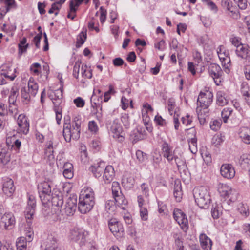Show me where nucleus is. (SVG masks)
<instances>
[{
  "mask_svg": "<svg viewBox=\"0 0 250 250\" xmlns=\"http://www.w3.org/2000/svg\"><path fill=\"white\" fill-rule=\"evenodd\" d=\"M173 195L177 201L180 202L182 198V192L181 189V185L180 184L175 183Z\"/></svg>",
  "mask_w": 250,
  "mask_h": 250,
  "instance_id": "473e14b6",
  "label": "nucleus"
},
{
  "mask_svg": "<svg viewBox=\"0 0 250 250\" xmlns=\"http://www.w3.org/2000/svg\"><path fill=\"white\" fill-rule=\"evenodd\" d=\"M17 124L19 126V130L24 134H27L29 130V123L27 118L24 114L19 115L17 119Z\"/></svg>",
  "mask_w": 250,
  "mask_h": 250,
  "instance_id": "dca6fc26",
  "label": "nucleus"
},
{
  "mask_svg": "<svg viewBox=\"0 0 250 250\" xmlns=\"http://www.w3.org/2000/svg\"><path fill=\"white\" fill-rule=\"evenodd\" d=\"M26 239L24 237H21L16 241V247L18 250H25L26 247Z\"/></svg>",
  "mask_w": 250,
  "mask_h": 250,
  "instance_id": "37998d69",
  "label": "nucleus"
},
{
  "mask_svg": "<svg viewBox=\"0 0 250 250\" xmlns=\"http://www.w3.org/2000/svg\"><path fill=\"white\" fill-rule=\"evenodd\" d=\"M213 93L210 91L201 92L197 99V104L204 110H207L213 101Z\"/></svg>",
  "mask_w": 250,
  "mask_h": 250,
  "instance_id": "423d86ee",
  "label": "nucleus"
},
{
  "mask_svg": "<svg viewBox=\"0 0 250 250\" xmlns=\"http://www.w3.org/2000/svg\"><path fill=\"white\" fill-rule=\"evenodd\" d=\"M83 2V0H71L69 3L70 12L76 13L78 7Z\"/></svg>",
  "mask_w": 250,
  "mask_h": 250,
  "instance_id": "c9c22d12",
  "label": "nucleus"
},
{
  "mask_svg": "<svg viewBox=\"0 0 250 250\" xmlns=\"http://www.w3.org/2000/svg\"><path fill=\"white\" fill-rule=\"evenodd\" d=\"M11 153L0 152V163L7 164L10 161Z\"/></svg>",
  "mask_w": 250,
  "mask_h": 250,
  "instance_id": "864d4df0",
  "label": "nucleus"
},
{
  "mask_svg": "<svg viewBox=\"0 0 250 250\" xmlns=\"http://www.w3.org/2000/svg\"><path fill=\"white\" fill-rule=\"evenodd\" d=\"M7 115V106L3 103L0 102V117H8Z\"/></svg>",
  "mask_w": 250,
  "mask_h": 250,
  "instance_id": "680f3d73",
  "label": "nucleus"
},
{
  "mask_svg": "<svg viewBox=\"0 0 250 250\" xmlns=\"http://www.w3.org/2000/svg\"><path fill=\"white\" fill-rule=\"evenodd\" d=\"M115 176V171L112 166H107L104 169L103 179L105 183H110Z\"/></svg>",
  "mask_w": 250,
  "mask_h": 250,
  "instance_id": "412c9836",
  "label": "nucleus"
},
{
  "mask_svg": "<svg viewBox=\"0 0 250 250\" xmlns=\"http://www.w3.org/2000/svg\"><path fill=\"white\" fill-rule=\"evenodd\" d=\"M57 244L56 239L51 237L46 242L45 248L44 250H57Z\"/></svg>",
  "mask_w": 250,
  "mask_h": 250,
  "instance_id": "f704fd0d",
  "label": "nucleus"
},
{
  "mask_svg": "<svg viewBox=\"0 0 250 250\" xmlns=\"http://www.w3.org/2000/svg\"><path fill=\"white\" fill-rule=\"evenodd\" d=\"M38 84L33 78L30 77L28 82L27 89L30 92L32 97H35L38 91Z\"/></svg>",
  "mask_w": 250,
  "mask_h": 250,
  "instance_id": "a878e982",
  "label": "nucleus"
},
{
  "mask_svg": "<svg viewBox=\"0 0 250 250\" xmlns=\"http://www.w3.org/2000/svg\"><path fill=\"white\" fill-rule=\"evenodd\" d=\"M238 197V192L235 189L231 188L230 192H229V194H227L225 198L229 199L231 202H234L237 200Z\"/></svg>",
  "mask_w": 250,
  "mask_h": 250,
  "instance_id": "09e8293b",
  "label": "nucleus"
},
{
  "mask_svg": "<svg viewBox=\"0 0 250 250\" xmlns=\"http://www.w3.org/2000/svg\"><path fill=\"white\" fill-rule=\"evenodd\" d=\"M111 189L113 196H116L120 192H122L120 184L117 182L114 181L112 183Z\"/></svg>",
  "mask_w": 250,
  "mask_h": 250,
  "instance_id": "3c124183",
  "label": "nucleus"
},
{
  "mask_svg": "<svg viewBox=\"0 0 250 250\" xmlns=\"http://www.w3.org/2000/svg\"><path fill=\"white\" fill-rule=\"evenodd\" d=\"M27 39L25 37L22 38V39L20 42L18 44L19 47V54L21 55L22 53L25 52L29 46L28 43H26Z\"/></svg>",
  "mask_w": 250,
  "mask_h": 250,
  "instance_id": "4c0bfd02",
  "label": "nucleus"
},
{
  "mask_svg": "<svg viewBox=\"0 0 250 250\" xmlns=\"http://www.w3.org/2000/svg\"><path fill=\"white\" fill-rule=\"evenodd\" d=\"M198 118L199 123L201 125H204L206 122V117L208 116L207 114H208V111L207 110L201 109L198 111Z\"/></svg>",
  "mask_w": 250,
  "mask_h": 250,
  "instance_id": "79ce46f5",
  "label": "nucleus"
},
{
  "mask_svg": "<svg viewBox=\"0 0 250 250\" xmlns=\"http://www.w3.org/2000/svg\"><path fill=\"white\" fill-rule=\"evenodd\" d=\"M30 70L35 75H38L41 69V66L39 63H34L30 66Z\"/></svg>",
  "mask_w": 250,
  "mask_h": 250,
  "instance_id": "69168bd1",
  "label": "nucleus"
},
{
  "mask_svg": "<svg viewBox=\"0 0 250 250\" xmlns=\"http://www.w3.org/2000/svg\"><path fill=\"white\" fill-rule=\"evenodd\" d=\"M220 173L224 178L231 179L234 177L235 171L231 165L225 164L222 165L220 168Z\"/></svg>",
  "mask_w": 250,
  "mask_h": 250,
  "instance_id": "6ab92c4d",
  "label": "nucleus"
},
{
  "mask_svg": "<svg viewBox=\"0 0 250 250\" xmlns=\"http://www.w3.org/2000/svg\"><path fill=\"white\" fill-rule=\"evenodd\" d=\"M236 56L241 59L250 60V48L246 44L239 46L235 50Z\"/></svg>",
  "mask_w": 250,
  "mask_h": 250,
  "instance_id": "f3484780",
  "label": "nucleus"
},
{
  "mask_svg": "<svg viewBox=\"0 0 250 250\" xmlns=\"http://www.w3.org/2000/svg\"><path fill=\"white\" fill-rule=\"evenodd\" d=\"M113 197L114 199L116 204L121 208H124L125 207H123V206L126 205L127 203V201L125 199L123 193L122 192H120L119 194L116 196Z\"/></svg>",
  "mask_w": 250,
  "mask_h": 250,
  "instance_id": "c756f323",
  "label": "nucleus"
},
{
  "mask_svg": "<svg viewBox=\"0 0 250 250\" xmlns=\"http://www.w3.org/2000/svg\"><path fill=\"white\" fill-rule=\"evenodd\" d=\"M231 188L227 184L219 183L218 185V191L221 196L225 198Z\"/></svg>",
  "mask_w": 250,
  "mask_h": 250,
  "instance_id": "7c9ffc66",
  "label": "nucleus"
},
{
  "mask_svg": "<svg viewBox=\"0 0 250 250\" xmlns=\"http://www.w3.org/2000/svg\"><path fill=\"white\" fill-rule=\"evenodd\" d=\"M136 156L137 159L140 163H142L146 159V154L140 150H138L136 152Z\"/></svg>",
  "mask_w": 250,
  "mask_h": 250,
  "instance_id": "bf43d9fd",
  "label": "nucleus"
},
{
  "mask_svg": "<svg viewBox=\"0 0 250 250\" xmlns=\"http://www.w3.org/2000/svg\"><path fill=\"white\" fill-rule=\"evenodd\" d=\"M201 154L204 162L207 165H209L212 163L211 154L206 148L201 150Z\"/></svg>",
  "mask_w": 250,
  "mask_h": 250,
  "instance_id": "72a5a7b5",
  "label": "nucleus"
},
{
  "mask_svg": "<svg viewBox=\"0 0 250 250\" xmlns=\"http://www.w3.org/2000/svg\"><path fill=\"white\" fill-rule=\"evenodd\" d=\"M97 98V95L93 94L90 99L91 106L92 108H99L100 111L102 110V96L100 95L98 96L97 99V102H95V100Z\"/></svg>",
  "mask_w": 250,
  "mask_h": 250,
  "instance_id": "cd10ccee",
  "label": "nucleus"
},
{
  "mask_svg": "<svg viewBox=\"0 0 250 250\" xmlns=\"http://www.w3.org/2000/svg\"><path fill=\"white\" fill-rule=\"evenodd\" d=\"M81 64V62L77 61L75 62V65L73 67V75L76 79H78L79 77V72Z\"/></svg>",
  "mask_w": 250,
  "mask_h": 250,
  "instance_id": "774afa93",
  "label": "nucleus"
},
{
  "mask_svg": "<svg viewBox=\"0 0 250 250\" xmlns=\"http://www.w3.org/2000/svg\"><path fill=\"white\" fill-rule=\"evenodd\" d=\"M228 103V100L226 98L224 92L219 91L216 94V103L219 106H224Z\"/></svg>",
  "mask_w": 250,
  "mask_h": 250,
  "instance_id": "c85d7f7f",
  "label": "nucleus"
},
{
  "mask_svg": "<svg viewBox=\"0 0 250 250\" xmlns=\"http://www.w3.org/2000/svg\"><path fill=\"white\" fill-rule=\"evenodd\" d=\"M239 164L243 168H248L250 166V155L247 154H243L239 159Z\"/></svg>",
  "mask_w": 250,
  "mask_h": 250,
  "instance_id": "2f4dec72",
  "label": "nucleus"
},
{
  "mask_svg": "<svg viewBox=\"0 0 250 250\" xmlns=\"http://www.w3.org/2000/svg\"><path fill=\"white\" fill-rule=\"evenodd\" d=\"M154 121L157 125L161 126H164L166 125L167 123L166 120L164 119L161 116L159 115H156L155 117Z\"/></svg>",
  "mask_w": 250,
  "mask_h": 250,
  "instance_id": "e2e57ef3",
  "label": "nucleus"
},
{
  "mask_svg": "<svg viewBox=\"0 0 250 250\" xmlns=\"http://www.w3.org/2000/svg\"><path fill=\"white\" fill-rule=\"evenodd\" d=\"M0 73L5 79L10 81H13L17 77V70L16 68H12L10 64H5L2 65Z\"/></svg>",
  "mask_w": 250,
  "mask_h": 250,
  "instance_id": "4468645a",
  "label": "nucleus"
},
{
  "mask_svg": "<svg viewBox=\"0 0 250 250\" xmlns=\"http://www.w3.org/2000/svg\"><path fill=\"white\" fill-rule=\"evenodd\" d=\"M232 109L230 108H225L221 112V116L224 123H227L229 116L232 112Z\"/></svg>",
  "mask_w": 250,
  "mask_h": 250,
  "instance_id": "de8ad7c7",
  "label": "nucleus"
},
{
  "mask_svg": "<svg viewBox=\"0 0 250 250\" xmlns=\"http://www.w3.org/2000/svg\"><path fill=\"white\" fill-rule=\"evenodd\" d=\"M173 161H174L175 163L178 168L185 166V160L181 156L178 157V156L174 155L172 157V162Z\"/></svg>",
  "mask_w": 250,
  "mask_h": 250,
  "instance_id": "49530a36",
  "label": "nucleus"
},
{
  "mask_svg": "<svg viewBox=\"0 0 250 250\" xmlns=\"http://www.w3.org/2000/svg\"><path fill=\"white\" fill-rule=\"evenodd\" d=\"M21 94L22 98L23 99V102L26 104H28L30 101L31 97H32L30 92L26 87H22L21 89Z\"/></svg>",
  "mask_w": 250,
  "mask_h": 250,
  "instance_id": "58836bf2",
  "label": "nucleus"
},
{
  "mask_svg": "<svg viewBox=\"0 0 250 250\" xmlns=\"http://www.w3.org/2000/svg\"><path fill=\"white\" fill-rule=\"evenodd\" d=\"M109 131L113 137L121 142L124 140L125 133L124 132L122 126L119 119L114 120L109 127Z\"/></svg>",
  "mask_w": 250,
  "mask_h": 250,
  "instance_id": "39448f33",
  "label": "nucleus"
},
{
  "mask_svg": "<svg viewBox=\"0 0 250 250\" xmlns=\"http://www.w3.org/2000/svg\"><path fill=\"white\" fill-rule=\"evenodd\" d=\"M36 200L33 196H29L27 203V206L25 210V216L28 223H31V220L35 212Z\"/></svg>",
  "mask_w": 250,
  "mask_h": 250,
  "instance_id": "9b49d317",
  "label": "nucleus"
},
{
  "mask_svg": "<svg viewBox=\"0 0 250 250\" xmlns=\"http://www.w3.org/2000/svg\"><path fill=\"white\" fill-rule=\"evenodd\" d=\"M16 220L14 214L11 212L4 213L1 217L0 226L5 230L12 229L15 225Z\"/></svg>",
  "mask_w": 250,
  "mask_h": 250,
  "instance_id": "6e6552de",
  "label": "nucleus"
},
{
  "mask_svg": "<svg viewBox=\"0 0 250 250\" xmlns=\"http://www.w3.org/2000/svg\"><path fill=\"white\" fill-rule=\"evenodd\" d=\"M39 197L42 204H46L51 200V188L48 182L44 181L40 183L38 186Z\"/></svg>",
  "mask_w": 250,
  "mask_h": 250,
  "instance_id": "20e7f679",
  "label": "nucleus"
},
{
  "mask_svg": "<svg viewBox=\"0 0 250 250\" xmlns=\"http://www.w3.org/2000/svg\"><path fill=\"white\" fill-rule=\"evenodd\" d=\"M71 239L78 243L81 247L85 245L86 239L85 233L81 229H74L71 231Z\"/></svg>",
  "mask_w": 250,
  "mask_h": 250,
  "instance_id": "ddd939ff",
  "label": "nucleus"
},
{
  "mask_svg": "<svg viewBox=\"0 0 250 250\" xmlns=\"http://www.w3.org/2000/svg\"><path fill=\"white\" fill-rule=\"evenodd\" d=\"M62 88H60L55 90L53 92V95L51 94L53 97V99L56 100H62Z\"/></svg>",
  "mask_w": 250,
  "mask_h": 250,
  "instance_id": "338daca9",
  "label": "nucleus"
},
{
  "mask_svg": "<svg viewBox=\"0 0 250 250\" xmlns=\"http://www.w3.org/2000/svg\"><path fill=\"white\" fill-rule=\"evenodd\" d=\"M121 121L125 128H128L130 126L129 116L126 114H123L121 118Z\"/></svg>",
  "mask_w": 250,
  "mask_h": 250,
  "instance_id": "052dcab7",
  "label": "nucleus"
},
{
  "mask_svg": "<svg viewBox=\"0 0 250 250\" xmlns=\"http://www.w3.org/2000/svg\"><path fill=\"white\" fill-rule=\"evenodd\" d=\"M135 180L132 176L124 177L122 179V184L124 185L126 188H130L133 187Z\"/></svg>",
  "mask_w": 250,
  "mask_h": 250,
  "instance_id": "c03bdc74",
  "label": "nucleus"
},
{
  "mask_svg": "<svg viewBox=\"0 0 250 250\" xmlns=\"http://www.w3.org/2000/svg\"><path fill=\"white\" fill-rule=\"evenodd\" d=\"M77 200L76 197H69L64 206V210L67 216L73 215L77 208Z\"/></svg>",
  "mask_w": 250,
  "mask_h": 250,
  "instance_id": "2eb2a0df",
  "label": "nucleus"
},
{
  "mask_svg": "<svg viewBox=\"0 0 250 250\" xmlns=\"http://www.w3.org/2000/svg\"><path fill=\"white\" fill-rule=\"evenodd\" d=\"M173 215L183 230L186 231L188 228V220L186 215L181 209L175 208L173 211Z\"/></svg>",
  "mask_w": 250,
  "mask_h": 250,
  "instance_id": "0eeeda50",
  "label": "nucleus"
},
{
  "mask_svg": "<svg viewBox=\"0 0 250 250\" xmlns=\"http://www.w3.org/2000/svg\"><path fill=\"white\" fill-rule=\"evenodd\" d=\"M104 167V163L101 162L91 166L89 168V170L95 177L98 178L101 176Z\"/></svg>",
  "mask_w": 250,
  "mask_h": 250,
  "instance_id": "aec40b11",
  "label": "nucleus"
},
{
  "mask_svg": "<svg viewBox=\"0 0 250 250\" xmlns=\"http://www.w3.org/2000/svg\"><path fill=\"white\" fill-rule=\"evenodd\" d=\"M224 6L230 12L231 16L233 19H238L240 18L239 12L232 6V2L229 0H226L224 1Z\"/></svg>",
  "mask_w": 250,
  "mask_h": 250,
  "instance_id": "b1692460",
  "label": "nucleus"
},
{
  "mask_svg": "<svg viewBox=\"0 0 250 250\" xmlns=\"http://www.w3.org/2000/svg\"><path fill=\"white\" fill-rule=\"evenodd\" d=\"M7 139H12L11 144H10V147L11 149H14L16 152H19V150L21 146V142L18 139H15V137L13 136L12 137H8Z\"/></svg>",
  "mask_w": 250,
  "mask_h": 250,
  "instance_id": "ea45409f",
  "label": "nucleus"
},
{
  "mask_svg": "<svg viewBox=\"0 0 250 250\" xmlns=\"http://www.w3.org/2000/svg\"><path fill=\"white\" fill-rule=\"evenodd\" d=\"M193 196L197 205L201 208H207L210 203L211 199L207 188L203 186L193 190Z\"/></svg>",
  "mask_w": 250,
  "mask_h": 250,
  "instance_id": "7ed1b4c3",
  "label": "nucleus"
},
{
  "mask_svg": "<svg viewBox=\"0 0 250 250\" xmlns=\"http://www.w3.org/2000/svg\"><path fill=\"white\" fill-rule=\"evenodd\" d=\"M73 166L69 162L65 163L63 166V175L66 179H71L73 176Z\"/></svg>",
  "mask_w": 250,
  "mask_h": 250,
  "instance_id": "bb28decb",
  "label": "nucleus"
},
{
  "mask_svg": "<svg viewBox=\"0 0 250 250\" xmlns=\"http://www.w3.org/2000/svg\"><path fill=\"white\" fill-rule=\"evenodd\" d=\"M95 205L94 193L93 191H84L79 196L78 209L83 214L90 211Z\"/></svg>",
  "mask_w": 250,
  "mask_h": 250,
  "instance_id": "f03ea898",
  "label": "nucleus"
},
{
  "mask_svg": "<svg viewBox=\"0 0 250 250\" xmlns=\"http://www.w3.org/2000/svg\"><path fill=\"white\" fill-rule=\"evenodd\" d=\"M167 106L168 110L170 115H172L173 113H176V111L174 110L175 106V102L174 100L172 98H170L167 101Z\"/></svg>",
  "mask_w": 250,
  "mask_h": 250,
  "instance_id": "6e6d98bb",
  "label": "nucleus"
},
{
  "mask_svg": "<svg viewBox=\"0 0 250 250\" xmlns=\"http://www.w3.org/2000/svg\"><path fill=\"white\" fill-rule=\"evenodd\" d=\"M239 136L245 144H250V129L249 128L241 127L239 131Z\"/></svg>",
  "mask_w": 250,
  "mask_h": 250,
  "instance_id": "393cba45",
  "label": "nucleus"
},
{
  "mask_svg": "<svg viewBox=\"0 0 250 250\" xmlns=\"http://www.w3.org/2000/svg\"><path fill=\"white\" fill-rule=\"evenodd\" d=\"M210 76L213 79L217 85H219L221 82V77L223 74L222 70L219 65L216 63H211L208 67Z\"/></svg>",
  "mask_w": 250,
  "mask_h": 250,
  "instance_id": "9d476101",
  "label": "nucleus"
},
{
  "mask_svg": "<svg viewBox=\"0 0 250 250\" xmlns=\"http://www.w3.org/2000/svg\"><path fill=\"white\" fill-rule=\"evenodd\" d=\"M200 245L204 250H211L212 242L211 239L205 234H201L199 236Z\"/></svg>",
  "mask_w": 250,
  "mask_h": 250,
  "instance_id": "5701e85b",
  "label": "nucleus"
},
{
  "mask_svg": "<svg viewBox=\"0 0 250 250\" xmlns=\"http://www.w3.org/2000/svg\"><path fill=\"white\" fill-rule=\"evenodd\" d=\"M49 97L52 100L53 104V110L54 111L57 110V109H62L60 106V104L62 103V100H56L53 99V97L51 94L49 95Z\"/></svg>",
  "mask_w": 250,
  "mask_h": 250,
  "instance_id": "13d9d810",
  "label": "nucleus"
},
{
  "mask_svg": "<svg viewBox=\"0 0 250 250\" xmlns=\"http://www.w3.org/2000/svg\"><path fill=\"white\" fill-rule=\"evenodd\" d=\"M2 190L4 194L8 196H11L15 191V188L14 186L13 180L9 177L3 178Z\"/></svg>",
  "mask_w": 250,
  "mask_h": 250,
  "instance_id": "a211bd4d",
  "label": "nucleus"
},
{
  "mask_svg": "<svg viewBox=\"0 0 250 250\" xmlns=\"http://www.w3.org/2000/svg\"><path fill=\"white\" fill-rule=\"evenodd\" d=\"M4 3L5 9H8V12L12 9H16L17 4L15 2V0H5Z\"/></svg>",
  "mask_w": 250,
  "mask_h": 250,
  "instance_id": "4d7b16f0",
  "label": "nucleus"
},
{
  "mask_svg": "<svg viewBox=\"0 0 250 250\" xmlns=\"http://www.w3.org/2000/svg\"><path fill=\"white\" fill-rule=\"evenodd\" d=\"M86 32L82 31L78 36L76 42V47L77 48L80 47L84 42L86 39Z\"/></svg>",
  "mask_w": 250,
  "mask_h": 250,
  "instance_id": "a19ab883",
  "label": "nucleus"
},
{
  "mask_svg": "<svg viewBox=\"0 0 250 250\" xmlns=\"http://www.w3.org/2000/svg\"><path fill=\"white\" fill-rule=\"evenodd\" d=\"M53 192L51 194V200L53 207H56V213L62 211V206L63 204V198L62 193L58 190H53Z\"/></svg>",
  "mask_w": 250,
  "mask_h": 250,
  "instance_id": "1a4fd4ad",
  "label": "nucleus"
},
{
  "mask_svg": "<svg viewBox=\"0 0 250 250\" xmlns=\"http://www.w3.org/2000/svg\"><path fill=\"white\" fill-rule=\"evenodd\" d=\"M63 136L67 142H70L71 139L78 140L80 136L81 117L80 115L75 116L70 124L69 116L64 117Z\"/></svg>",
  "mask_w": 250,
  "mask_h": 250,
  "instance_id": "f257e3e1",
  "label": "nucleus"
},
{
  "mask_svg": "<svg viewBox=\"0 0 250 250\" xmlns=\"http://www.w3.org/2000/svg\"><path fill=\"white\" fill-rule=\"evenodd\" d=\"M108 227L111 232L116 237H120L123 234L124 229L121 222L115 218L111 219L108 221Z\"/></svg>",
  "mask_w": 250,
  "mask_h": 250,
  "instance_id": "f8f14e48",
  "label": "nucleus"
},
{
  "mask_svg": "<svg viewBox=\"0 0 250 250\" xmlns=\"http://www.w3.org/2000/svg\"><path fill=\"white\" fill-rule=\"evenodd\" d=\"M201 1L211 11H213L215 13H217L218 11V8L214 2L210 0H201Z\"/></svg>",
  "mask_w": 250,
  "mask_h": 250,
  "instance_id": "603ef678",
  "label": "nucleus"
},
{
  "mask_svg": "<svg viewBox=\"0 0 250 250\" xmlns=\"http://www.w3.org/2000/svg\"><path fill=\"white\" fill-rule=\"evenodd\" d=\"M12 139H6V143L0 144V152L11 153L10 146Z\"/></svg>",
  "mask_w": 250,
  "mask_h": 250,
  "instance_id": "e433bc0d",
  "label": "nucleus"
},
{
  "mask_svg": "<svg viewBox=\"0 0 250 250\" xmlns=\"http://www.w3.org/2000/svg\"><path fill=\"white\" fill-rule=\"evenodd\" d=\"M229 41L236 48L243 44L242 43L241 38L234 34L232 35L229 38Z\"/></svg>",
  "mask_w": 250,
  "mask_h": 250,
  "instance_id": "a18cd8bd",
  "label": "nucleus"
},
{
  "mask_svg": "<svg viewBox=\"0 0 250 250\" xmlns=\"http://www.w3.org/2000/svg\"><path fill=\"white\" fill-rule=\"evenodd\" d=\"M140 214L141 219L143 220L146 221L148 218V211L146 208L145 207L140 208Z\"/></svg>",
  "mask_w": 250,
  "mask_h": 250,
  "instance_id": "0e129e2a",
  "label": "nucleus"
},
{
  "mask_svg": "<svg viewBox=\"0 0 250 250\" xmlns=\"http://www.w3.org/2000/svg\"><path fill=\"white\" fill-rule=\"evenodd\" d=\"M162 150L163 157L166 158L168 162L172 163V157L174 154L170 146L167 142H164L162 145Z\"/></svg>",
  "mask_w": 250,
  "mask_h": 250,
  "instance_id": "4be33fe9",
  "label": "nucleus"
},
{
  "mask_svg": "<svg viewBox=\"0 0 250 250\" xmlns=\"http://www.w3.org/2000/svg\"><path fill=\"white\" fill-rule=\"evenodd\" d=\"M53 148V143L51 141H49L47 145V147L44 151L45 155L49 158H51V157L53 158V153L54 151Z\"/></svg>",
  "mask_w": 250,
  "mask_h": 250,
  "instance_id": "5fc2aeb1",
  "label": "nucleus"
},
{
  "mask_svg": "<svg viewBox=\"0 0 250 250\" xmlns=\"http://www.w3.org/2000/svg\"><path fill=\"white\" fill-rule=\"evenodd\" d=\"M189 147L193 154H196L197 152V138L195 137L192 138L189 141Z\"/></svg>",
  "mask_w": 250,
  "mask_h": 250,
  "instance_id": "8fccbe9b",
  "label": "nucleus"
}]
</instances>
